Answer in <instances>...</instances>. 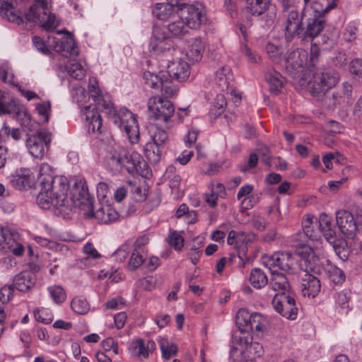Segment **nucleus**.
Instances as JSON below:
<instances>
[{"label": "nucleus", "instance_id": "obj_1", "mask_svg": "<svg viewBox=\"0 0 362 362\" xmlns=\"http://www.w3.org/2000/svg\"><path fill=\"white\" fill-rule=\"evenodd\" d=\"M95 105H89L81 109V112L88 122V131L100 133L102 118L99 111L108 110L110 119L121 129L126 132L132 144H136L139 139V125L136 116L126 108L116 111L110 103L106 102L99 88L90 93Z\"/></svg>", "mask_w": 362, "mask_h": 362}, {"label": "nucleus", "instance_id": "obj_2", "mask_svg": "<svg viewBox=\"0 0 362 362\" xmlns=\"http://www.w3.org/2000/svg\"><path fill=\"white\" fill-rule=\"evenodd\" d=\"M40 189L37 197V204L44 209L53 206L59 214L67 216L71 211V204L67 198L69 188L67 178L54 176L52 167L47 163L40 165L38 175Z\"/></svg>", "mask_w": 362, "mask_h": 362}, {"label": "nucleus", "instance_id": "obj_3", "mask_svg": "<svg viewBox=\"0 0 362 362\" xmlns=\"http://www.w3.org/2000/svg\"><path fill=\"white\" fill-rule=\"evenodd\" d=\"M283 11L287 13L285 25L286 37L293 38L303 32L302 20L310 0H280Z\"/></svg>", "mask_w": 362, "mask_h": 362}, {"label": "nucleus", "instance_id": "obj_4", "mask_svg": "<svg viewBox=\"0 0 362 362\" xmlns=\"http://www.w3.org/2000/svg\"><path fill=\"white\" fill-rule=\"evenodd\" d=\"M305 274L302 278V292L303 296L315 298L320 291V280L315 276L322 272L320 259L313 254L308 255L305 260Z\"/></svg>", "mask_w": 362, "mask_h": 362}, {"label": "nucleus", "instance_id": "obj_5", "mask_svg": "<svg viewBox=\"0 0 362 362\" xmlns=\"http://www.w3.org/2000/svg\"><path fill=\"white\" fill-rule=\"evenodd\" d=\"M73 208H79L83 216H91L90 209L93 206L94 198L89 194L85 181L79 180L74 184L73 194L69 199Z\"/></svg>", "mask_w": 362, "mask_h": 362}, {"label": "nucleus", "instance_id": "obj_6", "mask_svg": "<svg viewBox=\"0 0 362 362\" xmlns=\"http://www.w3.org/2000/svg\"><path fill=\"white\" fill-rule=\"evenodd\" d=\"M339 80L338 73L332 69L317 71L313 76V80L310 85V92L314 96L325 93L335 86Z\"/></svg>", "mask_w": 362, "mask_h": 362}, {"label": "nucleus", "instance_id": "obj_7", "mask_svg": "<svg viewBox=\"0 0 362 362\" xmlns=\"http://www.w3.org/2000/svg\"><path fill=\"white\" fill-rule=\"evenodd\" d=\"M134 156L135 160L136 163L134 161L132 163L128 160V158L126 156V151L122 147H117L114 149V151L111 153L110 156L107 159V164L110 169L115 173L120 172L123 168H125L127 170L129 173H133L134 171L139 172V168H141L140 156L139 154H135Z\"/></svg>", "mask_w": 362, "mask_h": 362}, {"label": "nucleus", "instance_id": "obj_8", "mask_svg": "<svg viewBox=\"0 0 362 362\" xmlns=\"http://www.w3.org/2000/svg\"><path fill=\"white\" fill-rule=\"evenodd\" d=\"M180 17L191 29H198L206 21V9L200 3L183 5L180 11Z\"/></svg>", "mask_w": 362, "mask_h": 362}, {"label": "nucleus", "instance_id": "obj_9", "mask_svg": "<svg viewBox=\"0 0 362 362\" xmlns=\"http://www.w3.org/2000/svg\"><path fill=\"white\" fill-rule=\"evenodd\" d=\"M150 116L156 121L168 122L175 112L173 104L162 97L151 98L148 102Z\"/></svg>", "mask_w": 362, "mask_h": 362}, {"label": "nucleus", "instance_id": "obj_10", "mask_svg": "<svg viewBox=\"0 0 362 362\" xmlns=\"http://www.w3.org/2000/svg\"><path fill=\"white\" fill-rule=\"evenodd\" d=\"M262 264L271 272H278L279 269L285 272H290L292 271L294 264V259L289 252H275L271 255H264L262 257Z\"/></svg>", "mask_w": 362, "mask_h": 362}, {"label": "nucleus", "instance_id": "obj_11", "mask_svg": "<svg viewBox=\"0 0 362 362\" xmlns=\"http://www.w3.org/2000/svg\"><path fill=\"white\" fill-rule=\"evenodd\" d=\"M275 310L287 319L296 318L298 308L293 297L285 292L276 293L272 300Z\"/></svg>", "mask_w": 362, "mask_h": 362}, {"label": "nucleus", "instance_id": "obj_12", "mask_svg": "<svg viewBox=\"0 0 362 362\" xmlns=\"http://www.w3.org/2000/svg\"><path fill=\"white\" fill-rule=\"evenodd\" d=\"M307 54L304 50H293L283 56L281 66L292 76L303 71V65L306 62Z\"/></svg>", "mask_w": 362, "mask_h": 362}, {"label": "nucleus", "instance_id": "obj_13", "mask_svg": "<svg viewBox=\"0 0 362 362\" xmlns=\"http://www.w3.org/2000/svg\"><path fill=\"white\" fill-rule=\"evenodd\" d=\"M51 141L50 133L45 131L38 132L35 134L30 136L26 141V145L31 156L35 158H43L45 149Z\"/></svg>", "mask_w": 362, "mask_h": 362}, {"label": "nucleus", "instance_id": "obj_14", "mask_svg": "<svg viewBox=\"0 0 362 362\" xmlns=\"http://www.w3.org/2000/svg\"><path fill=\"white\" fill-rule=\"evenodd\" d=\"M336 221L340 232L347 238L353 239L358 226L354 216L346 210H339L336 213Z\"/></svg>", "mask_w": 362, "mask_h": 362}, {"label": "nucleus", "instance_id": "obj_15", "mask_svg": "<svg viewBox=\"0 0 362 362\" xmlns=\"http://www.w3.org/2000/svg\"><path fill=\"white\" fill-rule=\"evenodd\" d=\"M256 238L254 233L243 231L230 230L228 233L227 242L238 251L243 252V255L247 250V245L252 243Z\"/></svg>", "mask_w": 362, "mask_h": 362}, {"label": "nucleus", "instance_id": "obj_16", "mask_svg": "<svg viewBox=\"0 0 362 362\" xmlns=\"http://www.w3.org/2000/svg\"><path fill=\"white\" fill-rule=\"evenodd\" d=\"M94 207L91 208V216H85L86 218H95L99 223L108 224L117 220L119 214L117 211L110 205H104L94 211Z\"/></svg>", "mask_w": 362, "mask_h": 362}, {"label": "nucleus", "instance_id": "obj_17", "mask_svg": "<svg viewBox=\"0 0 362 362\" xmlns=\"http://www.w3.org/2000/svg\"><path fill=\"white\" fill-rule=\"evenodd\" d=\"M168 74L175 80L184 81L189 76V65L182 59L173 61L168 66Z\"/></svg>", "mask_w": 362, "mask_h": 362}, {"label": "nucleus", "instance_id": "obj_18", "mask_svg": "<svg viewBox=\"0 0 362 362\" xmlns=\"http://www.w3.org/2000/svg\"><path fill=\"white\" fill-rule=\"evenodd\" d=\"M156 349V344L152 340L145 341L142 339H137L132 341L130 351L133 356L137 358H148L149 354Z\"/></svg>", "mask_w": 362, "mask_h": 362}, {"label": "nucleus", "instance_id": "obj_19", "mask_svg": "<svg viewBox=\"0 0 362 362\" xmlns=\"http://www.w3.org/2000/svg\"><path fill=\"white\" fill-rule=\"evenodd\" d=\"M16 0H0V14L8 21L20 24L23 22V17L14 7Z\"/></svg>", "mask_w": 362, "mask_h": 362}, {"label": "nucleus", "instance_id": "obj_20", "mask_svg": "<svg viewBox=\"0 0 362 362\" xmlns=\"http://www.w3.org/2000/svg\"><path fill=\"white\" fill-rule=\"evenodd\" d=\"M205 52V42L199 37H194L189 41L187 51V59L192 63L202 60Z\"/></svg>", "mask_w": 362, "mask_h": 362}, {"label": "nucleus", "instance_id": "obj_21", "mask_svg": "<svg viewBox=\"0 0 362 362\" xmlns=\"http://www.w3.org/2000/svg\"><path fill=\"white\" fill-rule=\"evenodd\" d=\"M36 282L35 274L30 271H24L16 275L13 279V284L16 289L25 292L30 289Z\"/></svg>", "mask_w": 362, "mask_h": 362}, {"label": "nucleus", "instance_id": "obj_22", "mask_svg": "<svg viewBox=\"0 0 362 362\" xmlns=\"http://www.w3.org/2000/svg\"><path fill=\"white\" fill-rule=\"evenodd\" d=\"M35 177L30 169H20L13 175L12 182L19 189L31 187L34 183Z\"/></svg>", "mask_w": 362, "mask_h": 362}, {"label": "nucleus", "instance_id": "obj_23", "mask_svg": "<svg viewBox=\"0 0 362 362\" xmlns=\"http://www.w3.org/2000/svg\"><path fill=\"white\" fill-rule=\"evenodd\" d=\"M252 314L247 310L240 309L236 314L235 322L240 332L241 335L244 336L251 332V317Z\"/></svg>", "mask_w": 362, "mask_h": 362}, {"label": "nucleus", "instance_id": "obj_24", "mask_svg": "<svg viewBox=\"0 0 362 362\" xmlns=\"http://www.w3.org/2000/svg\"><path fill=\"white\" fill-rule=\"evenodd\" d=\"M303 229L305 236L310 240L317 241L321 238L320 230L316 218L307 217L303 221Z\"/></svg>", "mask_w": 362, "mask_h": 362}, {"label": "nucleus", "instance_id": "obj_25", "mask_svg": "<svg viewBox=\"0 0 362 362\" xmlns=\"http://www.w3.org/2000/svg\"><path fill=\"white\" fill-rule=\"evenodd\" d=\"M233 81V76L229 66H222L219 69L215 76V82L220 90L225 91L229 88Z\"/></svg>", "mask_w": 362, "mask_h": 362}, {"label": "nucleus", "instance_id": "obj_26", "mask_svg": "<svg viewBox=\"0 0 362 362\" xmlns=\"http://www.w3.org/2000/svg\"><path fill=\"white\" fill-rule=\"evenodd\" d=\"M238 343L245 346V351L254 356L259 357L263 354V346L258 342H252V337L250 334L238 337Z\"/></svg>", "mask_w": 362, "mask_h": 362}, {"label": "nucleus", "instance_id": "obj_27", "mask_svg": "<svg viewBox=\"0 0 362 362\" xmlns=\"http://www.w3.org/2000/svg\"><path fill=\"white\" fill-rule=\"evenodd\" d=\"M317 224L320 233L322 234L325 240L327 242L333 241L334 238L337 237V234L332 226L331 218L326 214H321L317 220Z\"/></svg>", "mask_w": 362, "mask_h": 362}, {"label": "nucleus", "instance_id": "obj_28", "mask_svg": "<svg viewBox=\"0 0 362 362\" xmlns=\"http://www.w3.org/2000/svg\"><path fill=\"white\" fill-rule=\"evenodd\" d=\"M325 26V21L320 18H310L305 30V37L314 39L318 36Z\"/></svg>", "mask_w": 362, "mask_h": 362}, {"label": "nucleus", "instance_id": "obj_29", "mask_svg": "<svg viewBox=\"0 0 362 362\" xmlns=\"http://www.w3.org/2000/svg\"><path fill=\"white\" fill-rule=\"evenodd\" d=\"M36 14L39 18L35 21H30V22L39 23L47 30L54 29L59 25L58 20L54 14L50 13L49 8L37 12Z\"/></svg>", "mask_w": 362, "mask_h": 362}, {"label": "nucleus", "instance_id": "obj_30", "mask_svg": "<svg viewBox=\"0 0 362 362\" xmlns=\"http://www.w3.org/2000/svg\"><path fill=\"white\" fill-rule=\"evenodd\" d=\"M271 0H246L247 11L252 16H261L269 7Z\"/></svg>", "mask_w": 362, "mask_h": 362}, {"label": "nucleus", "instance_id": "obj_31", "mask_svg": "<svg viewBox=\"0 0 362 362\" xmlns=\"http://www.w3.org/2000/svg\"><path fill=\"white\" fill-rule=\"evenodd\" d=\"M332 247L340 259L346 261L350 255V250L348 247L347 242L342 238L335 237L332 242H328Z\"/></svg>", "mask_w": 362, "mask_h": 362}, {"label": "nucleus", "instance_id": "obj_32", "mask_svg": "<svg viewBox=\"0 0 362 362\" xmlns=\"http://www.w3.org/2000/svg\"><path fill=\"white\" fill-rule=\"evenodd\" d=\"M335 306L339 313L347 314L351 310L349 301L351 293L349 291L338 292L334 295Z\"/></svg>", "mask_w": 362, "mask_h": 362}, {"label": "nucleus", "instance_id": "obj_33", "mask_svg": "<svg viewBox=\"0 0 362 362\" xmlns=\"http://www.w3.org/2000/svg\"><path fill=\"white\" fill-rule=\"evenodd\" d=\"M249 281L254 288L258 289L264 287L268 284L267 275L259 268H254L251 270Z\"/></svg>", "mask_w": 362, "mask_h": 362}, {"label": "nucleus", "instance_id": "obj_34", "mask_svg": "<svg viewBox=\"0 0 362 362\" xmlns=\"http://www.w3.org/2000/svg\"><path fill=\"white\" fill-rule=\"evenodd\" d=\"M174 3H158L153 9V14L159 20L165 21L173 14Z\"/></svg>", "mask_w": 362, "mask_h": 362}, {"label": "nucleus", "instance_id": "obj_35", "mask_svg": "<svg viewBox=\"0 0 362 362\" xmlns=\"http://www.w3.org/2000/svg\"><path fill=\"white\" fill-rule=\"evenodd\" d=\"M271 286L274 291H279L281 292H285L289 287L288 280L286 276L279 272H271Z\"/></svg>", "mask_w": 362, "mask_h": 362}, {"label": "nucleus", "instance_id": "obj_36", "mask_svg": "<svg viewBox=\"0 0 362 362\" xmlns=\"http://www.w3.org/2000/svg\"><path fill=\"white\" fill-rule=\"evenodd\" d=\"M65 69L72 78L76 80H81L86 75V70L82 64L75 59H70Z\"/></svg>", "mask_w": 362, "mask_h": 362}, {"label": "nucleus", "instance_id": "obj_37", "mask_svg": "<svg viewBox=\"0 0 362 362\" xmlns=\"http://www.w3.org/2000/svg\"><path fill=\"white\" fill-rule=\"evenodd\" d=\"M160 146L153 143L148 142L144 146V153L149 162L157 163L161 158Z\"/></svg>", "mask_w": 362, "mask_h": 362}, {"label": "nucleus", "instance_id": "obj_38", "mask_svg": "<svg viewBox=\"0 0 362 362\" xmlns=\"http://www.w3.org/2000/svg\"><path fill=\"white\" fill-rule=\"evenodd\" d=\"M267 81L269 85V89L274 94L281 92L284 86V77L277 71L270 73L267 76Z\"/></svg>", "mask_w": 362, "mask_h": 362}, {"label": "nucleus", "instance_id": "obj_39", "mask_svg": "<svg viewBox=\"0 0 362 362\" xmlns=\"http://www.w3.org/2000/svg\"><path fill=\"white\" fill-rule=\"evenodd\" d=\"M50 0H35V4L30 6L29 11L25 13L27 21H35L39 17L36 13L49 8Z\"/></svg>", "mask_w": 362, "mask_h": 362}, {"label": "nucleus", "instance_id": "obj_40", "mask_svg": "<svg viewBox=\"0 0 362 362\" xmlns=\"http://www.w3.org/2000/svg\"><path fill=\"white\" fill-rule=\"evenodd\" d=\"M325 270L328 274L330 281L334 284H341L345 281L344 272L335 265L327 263Z\"/></svg>", "mask_w": 362, "mask_h": 362}, {"label": "nucleus", "instance_id": "obj_41", "mask_svg": "<svg viewBox=\"0 0 362 362\" xmlns=\"http://www.w3.org/2000/svg\"><path fill=\"white\" fill-rule=\"evenodd\" d=\"M60 49L73 56H77L78 54V49L76 46L74 39L68 32L61 40Z\"/></svg>", "mask_w": 362, "mask_h": 362}, {"label": "nucleus", "instance_id": "obj_42", "mask_svg": "<svg viewBox=\"0 0 362 362\" xmlns=\"http://www.w3.org/2000/svg\"><path fill=\"white\" fill-rule=\"evenodd\" d=\"M72 310L78 315H86L90 310V304L83 297H75L71 303Z\"/></svg>", "mask_w": 362, "mask_h": 362}, {"label": "nucleus", "instance_id": "obj_43", "mask_svg": "<svg viewBox=\"0 0 362 362\" xmlns=\"http://www.w3.org/2000/svg\"><path fill=\"white\" fill-rule=\"evenodd\" d=\"M165 77L163 73L160 75L155 74L150 71H145L143 74V80L146 87L151 88H160V81Z\"/></svg>", "mask_w": 362, "mask_h": 362}, {"label": "nucleus", "instance_id": "obj_44", "mask_svg": "<svg viewBox=\"0 0 362 362\" xmlns=\"http://www.w3.org/2000/svg\"><path fill=\"white\" fill-rule=\"evenodd\" d=\"M168 29L174 36H181L187 33V26L185 21L180 17L179 19L169 23Z\"/></svg>", "mask_w": 362, "mask_h": 362}, {"label": "nucleus", "instance_id": "obj_45", "mask_svg": "<svg viewBox=\"0 0 362 362\" xmlns=\"http://www.w3.org/2000/svg\"><path fill=\"white\" fill-rule=\"evenodd\" d=\"M151 138L152 139V142L163 146L165 142L168 141V133L160 129L157 126H154L151 127Z\"/></svg>", "mask_w": 362, "mask_h": 362}, {"label": "nucleus", "instance_id": "obj_46", "mask_svg": "<svg viewBox=\"0 0 362 362\" xmlns=\"http://www.w3.org/2000/svg\"><path fill=\"white\" fill-rule=\"evenodd\" d=\"M48 291L52 300L57 303L60 304L65 301L66 294L64 289L59 285H53L48 287Z\"/></svg>", "mask_w": 362, "mask_h": 362}, {"label": "nucleus", "instance_id": "obj_47", "mask_svg": "<svg viewBox=\"0 0 362 362\" xmlns=\"http://www.w3.org/2000/svg\"><path fill=\"white\" fill-rule=\"evenodd\" d=\"M224 190L223 185L221 183H217L215 185H213L211 192L206 194L205 201L206 202L211 206L215 207L217 204V200L219 197V192H221Z\"/></svg>", "mask_w": 362, "mask_h": 362}, {"label": "nucleus", "instance_id": "obj_48", "mask_svg": "<svg viewBox=\"0 0 362 362\" xmlns=\"http://www.w3.org/2000/svg\"><path fill=\"white\" fill-rule=\"evenodd\" d=\"M159 345L162 351L163 357L165 359H169L177 352V345L175 344H169L166 339H161L159 341Z\"/></svg>", "mask_w": 362, "mask_h": 362}, {"label": "nucleus", "instance_id": "obj_49", "mask_svg": "<svg viewBox=\"0 0 362 362\" xmlns=\"http://www.w3.org/2000/svg\"><path fill=\"white\" fill-rule=\"evenodd\" d=\"M160 88L161 89L162 95L165 98H172L177 93V88L165 76L160 81Z\"/></svg>", "mask_w": 362, "mask_h": 362}, {"label": "nucleus", "instance_id": "obj_50", "mask_svg": "<svg viewBox=\"0 0 362 362\" xmlns=\"http://www.w3.org/2000/svg\"><path fill=\"white\" fill-rule=\"evenodd\" d=\"M34 316L37 321L43 324H49L54 319L51 311L43 308L35 309L34 310Z\"/></svg>", "mask_w": 362, "mask_h": 362}, {"label": "nucleus", "instance_id": "obj_51", "mask_svg": "<svg viewBox=\"0 0 362 362\" xmlns=\"http://www.w3.org/2000/svg\"><path fill=\"white\" fill-rule=\"evenodd\" d=\"M251 332H263L266 327V319L259 313H253L251 317Z\"/></svg>", "mask_w": 362, "mask_h": 362}, {"label": "nucleus", "instance_id": "obj_52", "mask_svg": "<svg viewBox=\"0 0 362 362\" xmlns=\"http://www.w3.org/2000/svg\"><path fill=\"white\" fill-rule=\"evenodd\" d=\"M358 26L356 22L351 21L345 26L343 38L347 42H353L356 39Z\"/></svg>", "mask_w": 362, "mask_h": 362}, {"label": "nucleus", "instance_id": "obj_53", "mask_svg": "<svg viewBox=\"0 0 362 362\" xmlns=\"http://www.w3.org/2000/svg\"><path fill=\"white\" fill-rule=\"evenodd\" d=\"M281 48L278 46L269 42L266 46V50L269 57L275 62L281 64V61L283 59L281 56Z\"/></svg>", "mask_w": 362, "mask_h": 362}, {"label": "nucleus", "instance_id": "obj_54", "mask_svg": "<svg viewBox=\"0 0 362 362\" xmlns=\"http://www.w3.org/2000/svg\"><path fill=\"white\" fill-rule=\"evenodd\" d=\"M36 110L45 122L49 121V112L51 111V104L49 101H44L37 103L36 105Z\"/></svg>", "mask_w": 362, "mask_h": 362}, {"label": "nucleus", "instance_id": "obj_55", "mask_svg": "<svg viewBox=\"0 0 362 362\" xmlns=\"http://www.w3.org/2000/svg\"><path fill=\"white\" fill-rule=\"evenodd\" d=\"M185 215L189 218L187 221L189 223H194L197 221L196 212L194 211H189L187 205L182 204L177 209L175 216L177 218H180Z\"/></svg>", "mask_w": 362, "mask_h": 362}, {"label": "nucleus", "instance_id": "obj_56", "mask_svg": "<svg viewBox=\"0 0 362 362\" xmlns=\"http://www.w3.org/2000/svg\"><path fill=\"white\" fill-rule=\"evenodd\" d=\"M168 242L175 250H180L184 245L183 237L176 231L171 232L168 238Z\"/></svg>", "mask_w": 362, "mask_h": 362}, {"label": "nucleus", "instance_id": "obj_57", "mask_svg": "<svg viewBox=\"0 0 362 362\" xmlns=\"http://www.w3.org/2000/svg\"><path fill=\"white\" fill-rule=\"evenodd\" d=\"M74 101L79 105H83L87 101L88 94L84 88L78 86L72 90L71 92Z\"/></svg>", "mask_w": 362, "mask_h": 362}, {"label": "nucleus", "instance_id": "obj_58", "mask_svg": "<svg viewBox=\"0 0 362 362\" xmlns=\"http://www.w3.org/2000/svg\"><path fill=\"white\" fill-rule=\"evenodd\" d=\"M144 262V258L143 255L140 253L139 250L135 249L129 262V269L132 271L136 270L143 264Z\"/></svg>", "mask_w": 362, "mask_h": 362}, {"label": "nucleus", "instance_id": "obj_59", "mask_svg": "<svg viewBox=\"0 0 362 362\" xmlns=\"http://www.w3.org/2000/svg\"><path fill=\"white\" fill-rule=\"evenodd\" d=\"M14 288L11 285H5L0 289V301L7 303L13 296Z\"/></svg>", "mask_w": 362, "mask_h": 362}, {"label": "nucleus", "instance_id": "obj_60", "mask_svg": "<svg viewBox=\"0 0 362 362\" xmlns=\"http://www.w3.org/2000/svg\"><path fill=\"white\" fill-rule=\"evenodd\" d=\"M11 240H13V235L8 229L0 228V246L6 249V245H10Z\"/></svg>", "mask_w": 362, "mask_h": 362}, {"label": "nucleus", "instance_id": "obj_61", "mask_svg": "<svg viewBox=\"0 0 362 362\" xmlns=\"http://www.w3.org/2000/svg\"><path fill=\"white\" fill-rule=\"evenodd\" d=\"M168 37L165 35V33L159 28H154L153 30V35L151 38L149 47H153V44H159L162 42Z\"/></svg>", "mask_w": 362, "mask_h": 362}, {"label": "nucleus", "instance_id": "obj_62", "mask_svg": "<svg viewBox=\"0 0 362 362\" xmlns=\"http://www.w3.org/2000/svg\"><path fill=\"white\" fill-rule=\"evenodd\" d=\"M173 43L170 37H168L162 42H159V44H153V47H150L151 51H153L156 53H160L165 50H169L172 47Z\"/></svg>", "mask_w": 362, "mask_h": 362}, {"label": "nucleus", "instance_id": "obj_63", "mask_svg": "<svg viewBox=\"0 0 362 362\" xmlns=\"http://www.w3.org/2000/svg\"><path fill=\"white\" fill-rule=\"evenodd\" d=\"M226 105V101L225 97L222 94L217 95L216 101L214 103V107L211 111H214V115H221L224 109V107Z\"/></svg>", "mask_w": 362, "mask_h": 362}, {"label": "nucleus", "instance_id": "obj_64", "mask_svg": "<svg viewBox=\"0 0 362 362\" xmlns=\"http://www.w3.org/2000/svg\"><path fill=\"white\" fill-rule=\"evenodd\" d=\"M349 71L352 74L362 78V59H355L349 64Z\"/></svg>", "mask_w": 362, "mask_h": 362}]
</instances>
